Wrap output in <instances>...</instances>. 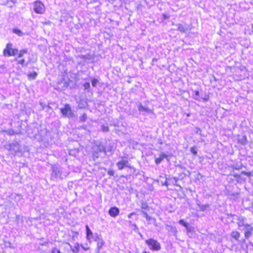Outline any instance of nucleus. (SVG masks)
I'll use <instances>...</instances> for the list:
<instances>
[{
  "mask_svg": "<svg viewBox=\"0 0 253 253\" xmlns=\"http://www.w3.org/2000/svg\"><path fill=\"white\" fill-rule=\"evenodd\" d=\"M68 173L64 171V169L59 165L51 166V179L52 180L63 179L67 177Z\"/></svg>",
  "mask_w": 253,
  "mask_h": 253,
  "instance_id": "f257e3e1",
  "label": "nucleus"
},
{
  "mask_svg": "<svg viewBox=\"0 0 253 253\" xmlns=\"http://www.w3.org/2000/svg\"><path fill=\"white\" fill-rule=\"evenodd\" d=\"M104 153L106 155V150L105 146L100 141H96L92 147V157L93 161H96L100 156V154Z\"/></svg>",
  "mask_w": 253,
  "mask_h": 253,
  "instance_id": "f03ea898",
  "label": "nucleus"
},
{
  "mask_svg": "<svg viewBox=\"0 0 253 253\" xmlns=\"http://www.w3.org/2000/svg\"><path fill=\"white\" fill-rule=\"evenodd\" d=\"M60 111L65 118H72L75 117L74 111L69 104H65L64 107L60 109Z\"/></svg>",
  "mask_w": 253,
  "mask_h": 253,
  "instance_id": "7ed1b4c3",
  "label": "nucleus"
},
{
  "mask_svg": "<svg viewBox=\"0 0 253 253\" xmlns=\"http://www.w3.org/2000/svg\"><path fill=\"white\" fill-rule=\"evenodd\" d=\"M172 25L176 27L175 30H178L182 33H188L192 30V25L188 24L186 23L176 24L173 23Z\"/></svg>",
  "mask_w": 253,
  "mask_h": 253,
  "instance_id": "20e7f679",
  "label": "nucleus"
},
{
  "mask_svg": "<svg viewBox=\"0 0 253 253\" xmlns=\"http://www.w3.org/2000/svg\"><path fill=\"white\" fill-rule=\"evenodd\" d=\"M13 44L11 42L8 43L5 48L3 50V54L4 56H15L18 53L17 48H13Z\"/></svg>",
  "mask_w": 253,
  "mask_h": 253,
  "instance_id": "39448f33",
  "label": "nucleus"
},
{
  "mask_svg": "<svg viewBox=\"0 0 253 253\" xmlns=\"http://www.w3.org/2000/svg\"><path fill=\"white\" fill-rule=\"evenodd\" d=\"M146 244L151 250L154 251H160L161 249V244L157 240L150 238L145 241Z\"/></svg>",
  "mask_w": 253,
  "mask_h": 253,
  "instance_id": "423d86ee",
  "label": "nucleus"
},
{
  "mask_svg": "<svg viewBox=\"0 0 253 253\" xmlns=\"http://www.w3.org/2000/svg\"><path fill=\"white\" fill-rule=\"evenodd\" d=\"M116 165L119 170H122L125 168H128L129 169L133 170V171L131 172L132 174H134L136 171L134 167L131 166L128 161L125 160L123 158L121 161L116 163Z\"/></svg>",
  "mask_w": 253,
  "mask_h": 253,
  "instance_id": "0eeeda50",
  "label": "nucleus"
},
{
  "mask_svg": "<svg viewBox=\"0 0 253 253\" xmlns=\"http://www.w3.org/2000/svg\"><path fill=\"white\" fill-rule=\"evenodd\" d=\"M5 147L7 150L16 153L20 151L21 146L17 141H15L6 145Z\"/></svg>",
  "mask_w": 253,
  "mask_h": 253,
  "instance_id": "6e6552de",
  "label": "nucleus"
},
{
  "mask_svg": "<svg viewBox=\"0 0 253 253\" xmlns=\"http://www.w3.org/2000/svg\"><path fill=\"white\" fill-rule=\"evenodd\" d=\"M34 10L37 13L42 14L45 11V6L41 1H36L34 3Z\"/></svg>",
  "mask_w": 253,
  "mask_h": 253,
  "instance_id": "1a4fd4ad",
  "label": "nucleus"
},
{
  "mask_svg": "<svg viewBox=\"0 0 253 253\" xmlns=\"http://www.w3.org/2000/svg\"><path fill=\"white\" fill-rule=\"evenodd\" d=\"M242 225L245 227V238L248 239L251 236L253 231V228L250 224L242 223Z\"/></svg>",
  "mask_w": 253,
  "mask_h": 253,
  "instance_id": "9d476101",
  "label": "nucleus"
},
{
  "mask_svg": "<svg viewBox=\"0 0 253 253\" xmlns=\"http://www.w3.org/2000/svg\"><path fill=\"white\" fill-rule=\"evenodd\" d=\"M138 110L140 114L145 115L152 113V111L148 107L143 106L141 103L139 102L137 105Z\"/></svg>",
  "mask_w": 253,
  "mask_h": 253,
  "instance_id": "9b49d317",
  "label": "nucleus"
},
{
  "mask_svg": "<svg viewBox=\"0 0 253 253\" xmlns=\"http://www.w3.org/2000/svg\"><path fill=\"white\" fill-rule=\"evenodd\" d=\"M78 57L84 59L86 61L93 62L94 60V57L95 55L94 54H91L90 53H87L86 54L84 55V54H79L78 55Z\"/></svg>",
  "mask_w": 253,
  "mask_h": 253,
  "instance_id": "f8f14e48",
  "label": "nucleus"
},
{
  "mask_svg": "<svg viewBox=\"0 0 253 253\" xmlns=\"http://www.w3.org/2000/svg\"><path fill=\"white\" fill-rule=\"evenodd\" d=\"M120 210L116 207H111L109 210V214L112 217H115L119 214Z\"/></svg>",
  "mask_w": 253,
  "mask_h": 253,
  "instance_id": "ddd939ff",
  "label": "nucleus"
},
{
  "mask_svg": "<svg viewBox=\"0 0 253 253\" xmlns=\"http://www.w3.org/2000/svg\"><path fill=\"white\" fill-rule=\"evenodd\" d=\"M166 229L169 232L171 235L176 237V234L177 233V229L175 227L172 226L171 225H166Z\"/></svg>",
  "mask_w": 253,
  "mask_h": 253,
  "instance_id": "4468645a",
  "label": "nucleus"
},
{
  "mask_svg": "<svg viewBox=\"0 0 253 253\" xmlns=\"http://www.w3.org/2000/svg\"><path fill=\"white\" fill-rule=\"evenodd\" d=\"M105 245V242L103 239H100L99 242H97V248L95 253H100V250L102 247Z\"/></svg>",
  "mask_w": 253,
  "mask_h": 253,
  "instance_id": "2eb2a0df",
  "label": "nucleus"
},
{
  "mask_svg": "<svg viewBox=\"0 0 253 253\" xmlns=\"http://www.w3.org/2000/svg\"><path fill=\"white\" fill-rule=\"evenodd\" d=\"M85 230L86 234V239L87 241L90 242L91 238V236L93 235V233L87 225H85Z\"/></svg>",
  "mask_w": 253,
  "mask_h": 253,
  "instance_id": "dca6fc26",
  "label": "nucleus"
},
{
  "mask_svg": "<svg viewBox=\"0 0 253 253\" xmlns=\"http://www.w3.org/2000/svg\"><path fill=\"white\" fill-rule=\"evenodd\" d=\"M17 2V0H6L3 2V4L9 7H13Z\"/></svg>",
  "mask_w": 253,
  "mask_h": 253,
  "instance_id": "f3484780",
  "label": "nucleus"
},
{
  "mask_svg": "<svg viewBox=\"0 0 253 253\" xmlns=\"http://www.w3.org/2000/svg\"><path fill=\"white\" fill-rule=\"evenodd\" d=\"M15 60L17 61V63L19 64H21L22 67H25L28 66L29 63H30L31 60H29L27 62H25V60L24 59H21L20 60H18L17 58H15Z\"/></svg>",
  "mask_w": 253,
  "mask_h": 253,
  "instance_id": "a211bd4d",
  "label": "nucleus"
},
{
  "mask_svg": "<svg viewBox=\"0 0 253 253\" xmlns=\"http://www.w3.org/2000/svg\"><path fill=\"white\" fill-rule=\"evenodd\" d=\"M238 142L243 145H246L248 142L247 136L246 135L242 136L241 137L238 138Z\"/></svg>",
  "mask_w": 253,
  "mask_h": 253,
  "instance_id": "6ab92c4d",
  "label": "nucleus"
},
{
  "mask_svg": "<svg viewBox=\"0 0 253 253\" xmlns=\"http://www.w3.org/2000/svg\"><path fill=\"white\" fill-rule=\"evenodd\" d=\"M231 236L236 241H238L240 237V234L238 231H233L231 232Z\"/></svg>",
  "mask_w": 253,
  "mask_h": 253,
  "instance_id": "aec40b11",
  "label": "nucleus"
},
{
  "mask_svg": "<svg viewBox=\"0 0 253 253\" xmlns=\"http://www.w3.org/2000/svg\"><path fill=\"white\" fill-rule=\"evenodd\" d=\"M28 52V49H26V48H25V49H23L19 51V52L18 51V57L17 58H22L24 54H26Z\"/></svg>",
  "mask_w": 253,
  "mask_h": 253,
  "instance_id": "412c9836",
  "label": "nucleus"
},
{
  "mask_svg": "<svg viewBox=\"0 0 253 253\" xmlns=\"http://www.w3.org/2000/svg\"><path fill=\"white\" fill-rule=\"evenodd\" d=\"M231 167L234 169L239 170L242 169L243 165L241 163H238L232 165Z\"/></svg>",
  "mask_w": 253,
  "mask_h": 253,
  "instance_id": "4be33fe9",
  "label": "nucleus"
},
{
  "mask_svg": "<svg viewBox=\"0 0 253 253\" xmlns=\"http://www.w3.org/2000/svg\"><path fill=\"white\" fill-rule=\"evenodd\" d=\"M13 33L16 34L18 36L21 37L24 35V33L21 31L20 30L17 29V28H14L12 30Z\"/></svg>",
  "mask_w": 253,
  "mask_h": 253,
  "instance_id": "5701e85b",
  "label": "nucleus"
},
{
  "mask_svg": "<svg viewBox=\"0 0 253 253\" xmlns=\"http://www.w3.org/2000/svg\"><path fill=\"white\" fill-rule=\"evenodd\" d=\"M59 84L61 85L62 88V89L63 90L65 89L68 86V83L64 80H63V81Z\"/></svg>",
  "mask_w": 253,
  "mask_h": 253,
  "instance_id": "b1692460",
  "label": "nucleus"
},
{
  "mask_svg": "<svg viewBox=\"0 0 253 253\" xmlns=\"http://www.w3.org/2000/svg\"><path fill=\"white\" fill-rule=\"evenodd\" d=\"M84 90H86L87 92H90V84L89 82H85L84 83L83 85Z\"/></svg>",
  "mask_w": 253,
  "mask_h": 253,
  "instance_id": "393cba45",
  "label": "nucleus"
},
{
  "mask_svg": "<svg viewBox=\"0 0 253 253\" xmlns=\"http://www.w3.org/2000/svg\"><path fill=\"white\" fill-rule=\"evenodd\" d=\"M181 169H182L186 171L185 172L181 173V175H183L184 176H188V177H189L190 176L191 172L189 170H187L185 167H181Z\"/></svg>",
  "mask_w": 253,
  "mask_h": 253,
  "instance_id": "a878e982",
  "label": "nucleus"
},
{
  "mask_svg": "<svg viewBox=\"0 0 253 253\" xmlns=\"http://www.w3.org/2000/svg\"><path fill=\"white\" fill-rule=\"evenodd\" d=\"M134 228L132 229L134 231L137 233L140 236L141 239H143V235L139 232V228L136 225V224H134Z\"/></svg>",
  "mask_w": 253,
  "mask_h": 253,
  "instance_id": "bb28decb",
  "label": "nucleus"
},
{
  "mask_svg": "<svg viewBox=\"0 0 253 253\" xmlns=\"http://www.w3.org/2000/svg\"><path fill=\"white\" fill-rule=\"evenodd\" d=\"M87 117L85 113H84L80 117V121L82 122H84L87 120Z\"/></svg>",
  "mask_w": 253,
  "mask_h": 253,
  "instance_id": "cd10ccee",
  "label": "nucleus"
},
{
  "mask_svg": "<svg viewBox=\"0 0 253 253\" xmlns=\"http://www.w3.org/2000/svg\"><path fill=\"white\" fill-rule=\"evenodd\" d=\"M179 223L184 226L186 229H188L189 224L187 222H185L183 219H180L179 221Z\"/></svg>",
  "mask_w": 253,
  "mask_h": 253,
  "instance_id": "c85d7f7f",
  "label": "nucleus"
},
{
  "mask_svg": "<svg viewBox=\"0 0 253 253\" xmlns=\"http://www.w3.org/2000/svg\"><path fill=\"white\" fill-rule=\"evenodd\" d=\"M101 130L104 132H107L109 131V127L107 125H103L101 126Z\"/></svg>",
  "mask_w": 253,
  "mask_h": 253,
  "instance_id": "c756f323",
  "label": "nucleus"
},
{
  "mask_svg": "<svg viewBox=\"0 0 253 253\" xmlns=\"http://www.w3.org/2000/svg\"><path fill=\"white\" fill-rule=\"evenodd\" d=\"M38 74L36 72H34L33 73H31L28 75V77L32 79L33 80H35L37 77Z\"/></svg>",
  "mask_w": 253,
  "mask_h": 253,
  "instance_id": "7c9ffc66",
  "label": "nucleus"
},
{
  "mask_svg": "<svg viewBox=\"0 0 253 253\" xmlns=\"http://www.w3.org/2000/svg\"><path fill=\"white\" fill-rule=\"evenodd\" d=\"M163 160V158L161 154H160V157L159 158H157L155 159V163L157 165L160 164L162 161Z\"/></svg>",
  "mask_w": 253,
  "mask_h": 253,
  "instance_id": "2f4dec72",
  "label": "nucleus"
},
{
  "mask_svg": "<svg viewBox=\"0 0 253 253\" xmlns=\"http://www.w3.org/2000/svg\"><path fill=\"white\" fill-rule=\"evenodd\" d=\"M40 105L42 108V110H44L45 108H51L50 106L49 105H46L44 103L42 102H40Z\"/></svg>",
  "mask_w": 253,
  "mask_h": 253,
  "instance_id": "473e14b6",
  "label": "nucleus"
},
{
  "mask_svg": "<svg viewBox=\"0 0 253 253\" xmlns=\"http://www.w3.org/2000/svg\"><path fill=\"white\" fill-rule=\"evenodd\" d=\"M92 86L95 87L97 84L99 83V81L95 78H93L91 81Z\"/></svg>",
  "mask_w": 253,
  "mask_h": 253,
  "instance_id": "72a5a7b5",
  "label": "nucleus"
},
{
  "mask_svg": "<svg viewBox=\"0 0 253 253\" xmlns=\"http://www.w3.org/2000/svg\"><path fill=\"white\" fill-rule=\"evenodd\" d=\"M190 152L194 155L197 154V148L196 147L194 146L190 148Z\"/></svg>",
  "mask_w": 253,
  "mask_h": 253,
  "instance_id": "f704fd0d",
  "label": "nucleus"
},
{
  "mask_svg": "<svg viewBox=\"0 0 253 253\" xmlns=\"http://www.w3.org/2000/svg\"><path fill=\"white\" fill-rule=\"evenodd\" d=\"M91 238H93V240H94L95 241L97 242H99V240L100 239H103L101 237V235H98L97 234H95V235L93 237H91Z\"/></svg>",
  "mask_w": 253,
  "mask_h": 253,
  "instance_id": "c9c22d12",
  "label": "nucleus"
},
{
  "mask_svg": "<svg viewBox=\"0 0 253 253\" xmlns=\"http://www.w3.org/2000/svg\"><path fill=\"white\" fill-rule=\"evenodd\" d=\"M79 243H77L75 246V249L72 250V252L74 253H78V252L79 251Z\"/></svg>",
  "mask_w": 253,
  "mask_h": 253,
  "instance_id": "e433bc0d",
  "label": "nucleus"
},
{
  "mask_svg": "<svg viewBox=\"0 0 253 253\" xmlns=\"http://www.w3.org/2000/svg\"><path fill=\"white\" fill-rule=\"evenodd\" d=\"M199 95H200V93H199V91L198 90H195L194 91V96H193V98L195 99V100H199Z\"/></svg>",
  "mask_w": 253,
  "mask_h": 253,
  "instance_id": "4c0bfd02",
  "label": "nucleus"
},
{
  "mask_svg": "<svg viewBox=\"0 0 253 253\" xmlns=\"http://www.w3.org/2000/svg\"><path fill=\"white\" fill-rule=\"evenodd\" d=\"M51 253H62L60 250L59 249H58L56 247H54L51 251Z\"/></svg>",
  "mask_w": 253,
  "mask_h": 253,
  "instance_id": "58836bf2",
  "label": "nucleus"
},
{
  "mask_svg": "<svg viewBox=\"0 0 253 253\" xmlns=\"http://www.w3.org/2000/svg\"><path fill=\"white\" fill-rule=\"evenodd\" d=\"M161 154L162 156L163 159H166L168 161H169V156L168 154L165 153H161Z\"/></svg>",
  "mask_w": 253,
  "mask_h": 253,
  "instance_id": "ea45409f",
  "label": "nucleus"
},
{
  "mask_svg": "<svg viewBox=\"0 0 253 253\" xmlns=\"http://www.w3.org/2000/svg\"><path fill=\"white\" fill-rule=\"evenodd\" d=\"M23 216H21L20 215H16V217H15V220L17 222H18L20 220L22 222H23Z\"/></svg>",
  "mask_w": 253,
  "mask_h": 253,
  "instance_id": "a19ab883",
  "label": "nucleus"
},
{
  "mask_svg": "<svg viewBox=\"0 0 253 253\" xmlns=\"http://www.w3.org/2000/svg\"><path fill=\"white\" fill-rule=\"evenodd\" d=\"M6 71V68L3 65H0V73H4Z\"/></svg>",
  "mask_w": 253,
  "mask_h": 253,
  "instance_id": "79ce46f5",
  "label": "nucleus"
},
{
  "mask_svg": "<svg viewBox=\"0 0 253 253\" xmlns=\"http://www.w3.org/2000/svg\"><path fill=\"white\" fill-rule=\"evenodd\" d=\"M80 246L85 251H87L90 250V247H88L87 244H86V246H84L83 244H81Z\"/></svg>",
  "mask_w": 253,
  "mask_h": 253,
  "instance_id": "37998d69",
  "label": "nucleus"
},
{
  "mask_svg": "<svg viewBox=\"0 0 253 253\" xmlns=\"http://www.w3.org/2000/svg\"><path fill=\"white\" fill-rule=\"evenodd\" d=\"M141 208L142 209L146 210L148 208V206L146 203L143 202L141 203Z\"/></svg>",
  "mask_w": 253,
  "mask_h": 253,
  "instance_id": "c03bdc74",
  "label": "nucleus"
},
{
  "mask_svg": "<svg viewBox=\"0 0 253 253\" xmlns=\"http://www.w3.org/2000/svg\"><path fill=\"white\" fill-rule=\"evenodd\" d=\"M107 173L110 176H113L114 175L115 172H114V171L112 169H110V170H109L108 171Z\"/></svg>",
  "mask_w": 253,
  "mask_h": 253,
  "instance_id": "a18cd8bd",
  "label": "nucleus"
},
{
  "mask_svg": "<svg viewBox=\"0 0 253 253\" xmlns=\"http://www.w3.org/2000/svg\"><path fill=\"white\" fill-rule=\"evenodd\" d=\"M199 208H200L201 211H204L207 208V206H206V205H201Z\"/></svg>",
  "mask_w": 253,
  "mask_h": 253,
  "instance_id": "49530a36",
  "label": "nucleus"
},
{
  "mask_svg": "<svg viewBox=\"0 0 253 253\" xmlns=\"http://www.w3.org/2000/svg\"><path fill=\"white\" fill-rule=\"evenodd\" d=\"M145 218H146V220L148 221H150L151 220L155 221V219L154 218H153L152 217L149 216V215L147 216H146Z\"/></svg>",
  "mask_w": 253,
  "mask_h": 253,
  "instance_id": "de8ad7c7",
  "label": "nucleus"
},
{
  "mask_svg": "<svg viewBox=\"0 0 253 253\" xmlns=\"http://www.w3.org/2000/svg\"><path fill=\"white\" fill-rule=\"evenodd\" d=\"M173 179L174 180L175 182V183L174 184L176 186H179L177 184H176V182L177 181H178L180 179V177H173Z\"/></svg>",
  "mask_w": 253,
  "mask_h": 253,
  "instance_id": "09e8293b",
  "label": "nucleus"
},
{
  "mask_svg": "<svg viewBox=\"0 0 253 253\" xmlns=\"http://www.w3.org/2000/svg\"><path fill=\"white\" fill-rule=\"evenodd\" d=\"M196 133H199L201 135V132L202 131L201 129L199 127H196Z\"/></svg>",
  "mask_w": 253,
  "mask_h": 253,
  "instance_id": "8fccbe9b",
  "label": "nucleus"
},
{
  "mask_svg": "<svg viewBox=\"0 0 253 253\" xmlns=\"http://www.w3.org/2000/svg\"><path fill=\"white\" fill-rule=\"evenodd\" d=\"M127 222H128L129 226L130 227L132 226L133 227V229L134 228V226L133 225L134 224H136L135 223H133L132 222L131 220H128Z\"/></svg>",
  "mask_w": 253,
  "mask_h": 253,
  "instance_id": "3c124183",
  "label": "nucleus"
},
{
  "mask_svg": "<svg viewBox=\"0 0 253 253\" xmlns=\"http://www.w3.org/2000/svg\"><path fill=\"white\" fill-rule=\"evenodd\" d=\"M246 238L245 239H242L241 240H238L237 241H238V242L240 244H243V243H245V242H246Z\"/></svg>",
  "mask_w": 253,
  "mask_h": 253,
  "instance_id": "603ef678",
  "label": "nucleus"
},
{
  "mask_svg": "<svg viewBox=\"0 0 253 253\" xmlns=\"http://www.w3.org/2000/svg\"><path fill=\"white\" fill-rule=\"evenodd\" d=\"M141 213L142 214L143 216L145 217H146V216H147L148 215V213L143 211H141Z\"/></svg>",
  "mask_w": 253,
  "mask_h": 253,
  "instance_id": "864d4df0",
  "label": "nucleus"
},
{
  "mask_svg": "<svg viewBox=\"0 0 253 253\" xmlns=\"http://www.w3.org/2000/svg\"><path fill=\"white\" fill-rule=\"evenodd\" d=\"M162 16L164 19H168L169 18V16L167 15L166 14L163 13L162 14Z\"/></svg>",
  "mask_w": 253,
  "mask_h": 253,
  "instance_id": "5fc2aeb1",
  "label": "nucleus"
},
{
  "mask_svg": "<svg viewBox=\"0 0 253 253\" xmlns=\"http://www.w3.org/2000/svg\"><path fill=\"white\" fill-rule=\"evenodd\" d=\"M136 213L134 212H131L130 213H129L128 215V218H131L132 215H136Z\"/></svg>",
  "mask_w": 253,
  "mask_h": 253,
  "instance_id": "6e6d98bb",
  "label": "nucleus"
},
{
  "mask_svg": "<svg viewBox=\"0 0 253 253\" xmlns=\"http://www.w3.org/2000/svg\"><path fill=\"white\" fill-rule=\"evenodd\" d=\"M242 174L245 175H247V176H249L250 175V172H247V171H242Z\"/></svg>",
  "mask_w": 253,
  "mask_h": 253,
  "instance_id": "4d7b16f0",
  "label": "nucleus"
},
{
  "mask_svg": "<svg viewBox=\"0 0 253 253\" xmlns=\"http://www.w3.org/2000/svg\"><path fill=\"white\" fill-rule=\"evenodd\" d=\"M48 242L45 241V242H44L43 243H40V245L41 246H47L48 245Z\"/></svg>",
  "mask_w": 253,
  "mask_h": 253,
  "instance_id": "13d9d810",
  "label": "nucleus"
},
{
  "mask_svg": "<svg viewBox=\"0 0 253 253\" xmlns=\"http://www.w3.org/2000/svg\"><path fill=\"white\" fill-rule=\"evenodd\" d=\"M8 134L9 135H13L14 134V132L13 130H9Z\"/></svg>",
  "mask_w": 253,
  "mask_h": 253,
  "instance_id": "bf43d9fd",
  "label": "nucleus"
},
{
  "mask_svg": "<svg viewBox=\"0 0 253 253\" xmlns=\"http://www.w3.org/2000/svg\"><path fill=\"white\" fill-rule=\"evenodd\" d=\"M244 222V221H243V219H242V221H240L239 223H238V225L239 226H243L242 225V223Z\"/></svg>",
  "mask_w": 253,
  "mask_h": 253,
  "instance_id": "052dcab7",
  "label": "nucleus"
},
{
  "mask_svg": "<svg viewBox=\"0 0 253 253\" xmlns=\"http://www.w3.org/2000/svg\"><path fill=\"white\" fill-rule=\"evenodd\" d=\"M184 177L183 175H181V173L179 175V177L180 178V179L184 178Z\"/></svg>",
  "mask_w": 253,
  "mask_h": 253,
  "instance_id": "680f3d73",
  "label": "nucleus"
},
{
  "mask_svg": "<svg viewBox=\"0 0 253 253\" xmlns=\"http://www.w3.org/2000/svg\"><path fill=\"white\" fill-rule=\"evenodd\" d=\"M192 228L188 226V229H186L188 232H190L191 231Z\"/></svg>",
  "mask_w": 253,
  "mask_h": 253,
  "instance_id": "e2e57ef3",
  "label": "nucleus"
},
{
  "mask_svg": "<svg viewBox=\"0 0 253 253\" xmlns=\"http://www.w3.org/2000/svg\"><path fill=\"white\" fill-rule=\"evenodd\" d=\"M81 127L83 128V129H86V126L85 125H83L81 126Z\"/></svg>",
  "mask_w": 253,
  "mask_h": 253,
  "instance_id": "0e129e2a",
  "label": "nucleus"
},
{
  "mask_svg": "<svg viewBox=\"0 0 253 253\" xmlns=\"http://www.w3.org/2000/svg\"><path fill=\"white\" fill-rule=\"evenodd\" d=\"M197 205L200 207V206H201V205H200V201H198L197 202Z\"/></svg>",
  "mask_w": 253,
  "mask_h": 253,
  "instance_id": "69168bd1",
  "label": "nucleus"
},
{
  "mask_svg": "<svg viewBox=\"0 0 253 253\" xmlns=\"http://www.w3.org/2000/svg\"><path fill=\"white\" fill-rule=\"evenodd\" d=\"M45 109H46V111L47 112H48V111H49V110H50V109H52V108L51 107V108H45Z\"/></svg>",
  "mask_w": 253,
  "mask_h": 253,
  "instance_id": "338daca9",
  "label": "nucleus"
},
{
  "mask_svg": "<svg viewBox=\"0 0 253 253\" xmlns=\"http://www.w3.org/2000/svg\"><path fill=\"white\" fill-rule=\"evenodd\" d=\"M164 185H167H167H168V182H167V181H166V182H165V184H164Z\"/></svg>",
  "mask_w": 253,
  "mask_h": 253,
  "instance_id": "774afa93",
  "label": "nucleus"
}]
</instances>
